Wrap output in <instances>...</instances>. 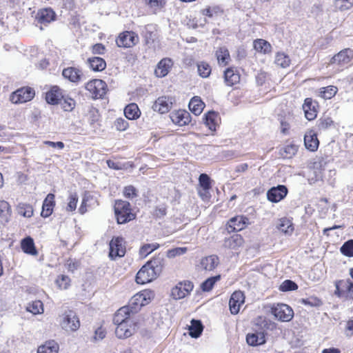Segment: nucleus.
I'll list each match as a JSON object with an SVG mask.
<instances>
[{
  "mask_svg": "<svg viewBox=\"0 0 353 353\" xmlns=\"http://www.w3.org/2000/svg\"><path fill=\"white\" fill-rule=\"evenodd\" d=\"M59 319L60 326L66 332L77 331L80 327L79 319L72 310H65Z\"/></svg>",
  "mask_w": 353,
  "mask_h": 353,
  "instance_id": "1",
  "label": "nucleus"
},
{
  "mask_svg": "<svg viewBox=\"0 0 353 353\" xmlns=\"http://www.w3.org/2000/svg\"><path fill=\"white\" fill-rule=\"evenodd\" d=\"M130 203L125 201H117L114 204V212L119 224L125 223L135 218L131 212Z\"/></svg>",
  "mask_w": 353,
  "mask_h": 353,
  "instance_id": "2",
  "label": "nucleus"
},
{
  "mask_svg": "<svg viewBox=\"0 0 353 353\" xmlns=\"http://www.w3.org/2000/svg\"><path fill=\"white\" fill-rule=\"evenodd\" d=\"M85 87L94 99L102 98L106 94L107 85L101 79H93L86 83Z\"/></svg>",
  "mask_w": 353,
  "mask_h": 353,
  "instance_id": "3",
  "label": "nucleus"
},
{
  "mask_svg": "<svg viewBox=\"0 0 353 353\" xmlns=\"http://www.w3.org/2000/svg\"><path fill=\"white\" fill-rule=\"evenodd\" d=\"M272 313L279 321L283 322L290 321L294 316L292 309L284 303H277L272 307Z\"/></svg>",
  "mask_w": 353,
  "mask_h": 353,
  "instance_id": "4",
  "label": "nucleus"
},
{
  "mask_svg": "<svg viewBox=\"0 0 353 353\" xmlns=\"http://www.w3.org/2000/svg\"><path fill=\"white\" fill-rule=\"evenodd\" d=\"M109 257L115 260L117 257H122L125 254V245L122 237H113L110 242Z\"/></svg>",
  "mask_w": 353,
  "mask_h": 353,
  "instance_id": "5",
  "label": "nucleus"
},
{
  "mask_svg": "<svg viewBox=\"0 0 353 353\" xmlns=\"http://www.w3.org/2000/svg\"><path fill=\"white\" fill-rule=\"evenodd\" d=\"M34 94V91L31 88H21L12 93L10 101L16 104L26 103L33 99Z\"/></svg>",
  "mask_w": 353,
  "mask_h": 353,
  "instance_id": "6",
  "label": "nucleus"
},
{
  "mask_svg": "<svg viewBox=\"0 0 353 353\" xmlns=\"http://www.w3.org/2000/svg\"><path fill=\"white\" fill-rule=\"evenodd\" d=\"M139 41V36L132 31L121 32L116 41L117 46L123 48H132L137 44Z\"/></svg>",
  "mask_w": 353,
  "mask_h": 353,
  "instance_id": "7",
  "label": "nucleus"
},
{
  "mask_svg": "<svg viewBox=\"0 0 353 353\" xmlns=\"http://www.w3.org/2000/svg\"><path fill=\"white\" fill-rule=\"evenodd\" d=\"M158 275L159 274L146 263L137 272L136 281L139 284H145L155 279Z\"/></svg>",
  "mask_w": 353,
  "mask_h": 353,
  "instance_id": "8",
  "label": "nucleus"
},
{
  "mask_svg": "<svg viewBox=\"0 0 353 353\" xmlns=\"http://www.w3.org/2000/svg\"><path fill=\"white\" fill-rule=\"evenodd\" d=\"M193 289V284L189 281L181 282L172 288L171 294L174 299L185 297Z\"/></svg>",
  "mask_w": 353,
  "mask_h": 353,
  "instance_id": "9",
  "label": "nucleus"
},
{
  "mask_svg": "<svg viewBox=\"0 0 353 353\" xmlns=\"http://www.w3.org/2000/svg\"><path fill=\"white\" fill-rule=\"evenodd\" d=\"M148 299H150V292L144 291L136 294L130 299L128 306L133 311V313L136 312L142 306L148 303Z\"/></svg>",
  "mask_w": 353,
  "mask_h": 353,
  "instance_id": "10",
  "label": "nucleus"
},
{
  "mask_svg": "<svg viewBox=\"0 0 353 353\" xmlns=\"http://www.w3.org/2000/svg\"><path fill=\"white\" fill-rule=\"evenodd\" d=\"M172 98L167 96L159 97L154 103L152 109L161 114L168 112L172 108Z\"/></svg>",
  "mask_w": 353,
  "mask_h": 353,
  "instance_id": "11",
  "label": "nucleus"
},
{
  "mask_svg": "<svg viewBox=\"0 0 353 353\" xmlns=\"http://www.w3.org/2000/svg\"><path fill=\"white\" fill-rule=\"evenodd\" d=\"M219 263V257L212 254L205 257H203L198 265L200 270L210 272L214 270Z\"/></svg>",
  "mask_w": 353,
  "mask_h": 353,
  "instance_id": "12",
  "label": "nucleus"
},
{
  "mask_svg": "<svg viewBox=\"0 0 353 353\" xmlns=\"http://www.w3.org/2000/svg\"><path fill=\"white\" fill-rule=\"evenodd\" d=\"M245 296L241 291H235L231 296L229 301V307L232 314L239 312L241 305L244 303Z\"/></svg>",
  "mask_w": 353,
  "mask_h": 353,
  "instance_id": "13",
  "label": "nucleus"
},
{
  "mask_svg": "<svg viewBox=\"0 0 353 353\" xmlns=\"http://www.w3.org/2000/svg\"><path fill=\"white\" fill-rule=\"evenodd\" d=\"M116 336L119 339H126L132 336L135 330V325L132 321L116 325Z\"/></svg>",
  "mask_w": 353,
  "mask_h": 353,
  "instance_id": "14",
  "label": "nucleus"
},
{
  "mask_svg": "<svg viewBox=\"0 0 353 353\" xmlns=\"http://www.w3.org/2000/svg\"><path fill=\"white\" fill-rule=\"evenodd\" d=\"M172 121L179 126H184L190 122V114L188 112L179 110L174 111L170 114Z\"/></svg>",
  "mask_w": 353,
  "mask_h": 353,
  "instance_id": "15",
  "label": "nucleus"
},
{
  "mask_svg": "<svg viewBox=\"0 0 353 353\" xmlns=\"http://www.w3.org/2000/svg\"><path fill=\"white\" fill-rule=\"evenodd\" d=\"M288 190L284 185H278L272 188L267 192V197L270 201L277 203L283 199L287 194Z\"/></svg>",
  "mask_w": 353,
  "mask_h": 353,
  "instance_id": "16",
  "label": "nucleus"
},
{
  "mask_svg": "<svg viewBox=\"0 0 353 353\" xmlns=\"http://www.w3.org/2000/svg\"><path fill=\"white\" fill-rule=\"evenodd\" d=\"M133 313V311L130 310L129 306H124L119 308L115 313L113 322L114 325L121 324L123 323H130L132 321L130 319V314Z\"/></svg>",
  "mask_w": 353,
  "mask_h": 353,
  "instance_id": "17",
  "label": "nucleus"
},
{
  "mask_svg": "<svg viewBox=\"0 0 353 353\" xmlns=\"http://www.w3.org/2000/svg\"><path fill=\"white\" fill-rule=\"evenodd\" d=\"M173 65V61L170 58H163L157 64L154 74L157 77H165Z\"/></svg>",
  "mask_w": 353,
  "mask_h": 353,
  "instance_id": "18",
  "label": "nucleus"
},
{
  "mask_svg": "<svg viewBox=\"0 0 353 353\" xmlns=\"http://www.w3.org/2000/svg\"><path fill=\"white\" fill-rule=\"evenodd\" d=\"M62 99H63L62 91L57 85L52 86L46 94V102L49 104H58Z\"/></svg>",
  "mask_w": 353,
  "mask_h": 353,
  "instance_id": "19",
  "label": "nucleus"
},
{
  "mask_svg": "<svg viewBox=\"0 0 353 353\" xmlns=\"http://www.w3.org/2000/svg\"><path fill=\"white\" fill-rule=\"evenodd\" d=\"M248 219L243 216H236L230 219L228 221V232H238L242 230L246 225Z\"/></svg>",
  "mask_w": 353,
  "mask_h": 353,
  "instance_id": "20",
  "label": "nucleus"
},
{
  "mask_svg": "<svg viewBox=\"0 0 353 353\" xmlns=\"http://www.w3.org/2000/svg\"><path fill=\"white\" fill-rule=\"evenodd\" d=\"M353 56V52L349 49H345L335 54L330 60L331 63H336L338 65L347 63L350 61Z\"/></svg>",
  "mask_w": 353,
  "mask_h": 353,
  "instance_id": "21",
  "label": "nucleus"
},
{
  "mask_svg": "<svg viewBox=\"0 0 353 353\" xmlns=\"http://www.w3.org/2000/svg\"><path fill=\"white\" fill-rule=\"evenodd\" d=\"M303 110L307 120L312 121L316 117V103L313 102L311 98H306L305 99L303 104Z\"/></svg>",
  "mask_w": 353,
  "mask_h": 353,
  "instance_id": "22",
  "label": "nucleus"
},
{
  "mask_svg": "<svg viewBox=\"0 0 353 353\" xmlns=\"http://www.w3.org/2000/svg\"><path fill=\"white\" fill-rule=\"evenodd\" d=\"M55 12L51 8H44L38 11L37 19L41 23H49L55 19Z\"/></svg>",
  "mask_w": 353,
  "mask_h": 353,
  "instance_id": "23",
  "label": "nucleus"
},
{
  "mask_svg": "<svg viewBox=\"0 0 353 353\" xmlns=\"http://www.w3.org/2000/svg\"><path fill=\"white\" fill-rule=\"evenodd\" d=\"M243 244V239L240 234H234L229 238H225L223 241V247L228 249L236 250Z\"/></svg>",
  "mask_w": 353,
  "mask_h": 353,
  "instance_id": "24",
  "label": "nucleus"
},
{
  "mask_svg": "<svg viewBox=\"0 0 353 353\" xmlns=\"http://www.w3.org/2000/svg\"><path fill=\"white\" fill-rule=\"evenodd\" d=\"M54 206V195L53 194H48L45 199L41 211V216L43 217H48L52 213L53 207Z\"/></svg>",
  "mask_w": 353,
  "mask_h": 353,
  "instance_id": "25",
  "label": "nucleus"
},
{
  "mask_svg": "<svg viewBox=\"0 0 353 353\" xmlns=\"http://www.w3.org/2000/svg\"><path fill=\"white\" fill-rule=\"evenodd\" d=\"M21 247L22 250L28 254L36 256L38 254L33 239L30 236H27L22 239Z\"/></svg>",
  "mask_w": 353,
  "mask_h": 353,
  "instance_id": "26",
  "label": "nucleus"
},
{
  "mask_svg": "<svg viewBox=\"0 0 353 353\" xmlns=\"http://www.w3.org/2000/svg\"><path fill=\"white\" fill-rule=\"evenodd\" d=\"M304 143L307 149L315 151L318 148L319 142L316 134L310 131L305 134Z\"/></svg>",
  "mask_w": 353,
  "mask_h": 353,
  "instance_id": "27",
  "label": "nucleus"
},
{
  "mask_svg": "<svg viewBox=\"0 0 353 353\" xmlns=\"http://www.w3.org/2000/svg\"><path fill=\"white\" fill-rule=\"evenodd\" d=\"M59 345L54 340L46 341L43 345L38 347L37 353H58Z\"/></svg>",
  "mask_w": 353,
  "mask_h": 353,
  "instance_id": "28",
  "label": "nucleus"
},
{
  "mask_svg": "<svg viewBox=\"0 0 353 353\" xmlns=\"http://www.w3.org/2000/svg\"><path fill=\"white\" fill-rule=\"evenodd\" d=\"M246 341L248 345L257 346L265 343V335L263 332H257L248 334L246 336Z\"/></svg>",
  "mask_w": 353,
  "mask_h": 353,
  "instance_id": "29",
  "label": "nucleus"
},
{
  "mask_svg": "<svg viewBox=\"0 0 353 353\" xmlns=\"http://www.w3.org/2000/svg\"><path fill=\"white\" fill-rule=\"evenodd\" d=\"M62 75L64 78L75 83L80 80L81 72L79 70L70 67L64 69L62 72Z\"/></svg>",
  "mask_w": 353,
  "mask_h": 353,
  "instance_id": "30",
  "label": "nucleus"
},
{
  "mask_svg": "<svg viewBox=\"0 0 353 353\" xmlns=\"http://www.w3.org/2000/svg\"><path fill=\"white\" fill-rule=\"evenodd\" d=\"M224 79L227 85L232 86L240 81V75L231 68L227 69L224 72Z\"/></svg>",
  "mask_w": 353,
  "mask_h": 353,
  "instance_id": "31",
  "label": "nucleus"
},
{
  "mask_svg": "<svg viewBox=\"0 0 353 353\" xmlns=\"http://www.w3.org/2000/svg\"><path fill=\"white\" fill-rule=\"evenodd\" d=\"M204 106V103L198 97H193L189 103V109L195 115H199Z\"/></svg>",
  "mask_w": 353,
  "mask_h": 353,
  "instance_id": "32",
  "label": "nucleus"
},
{
  "mask_svg": "<svg viewBox=\"0 0 353 353\" xmlns=\"http://www.w3.org/2000/svg\"><path fill=\"white\" fill-rule=\"evenodd\" d=\"M124 114L127 119L133 120L137 119L140 116V110L136 103H130L124 109Z\"/></svg>",
  "mask_w": 353,
  "mask_h": 353,
  "instance_id": "33",
  "label": "nucleus"
},
{
  "mask_svg": "<svg viewBox=\"0 0 353 353\" xmlns=\"http://www.w3.org/2000/svg\"><path fill=\"white\" fill-rule=\"evenodd\" d=\"M88 63L92 70L94 71H102L106 67L105 61L101 57H94L89 58Z\"/></svg>",
  "mask_w": 353,
  "mask_h": 353,
  "instance_id": "34",
  "label": "nucleus"
},
{
  "mask_svg": "<svg viewBox=\"0 0 353 353\" xmlns=\"http://www.w3.org/2000/svg\"><path fill=\"white\" fill-rule=\"evenodd\" d=\"M277 228L283 233L287 235L292 234L294 231V227L290 220L283 218L279 221Z\"/></svg>",
  "mask_w": 353,
  "mask_h": 353,
  "instance_id": "35",
  "label": "nucleus"
},
{
  "mask_svg": "<svg viewBox=\"0 0 353 353\" xmlns=\"http://www.w3.org/2000/svg\"><path fill=\"white\" fill-rule=\"evenodd\" d=\"M254 48L260 53L268 54L271 52L272 47L270 43L264 39H256L254 41Z\"/></svg>",
  "mask_w": 353,
  "mask_h": 353,
  "instance_id": "36",
  "label": "nucleus"
},
{
  "mask_svg": "<svg viewBox=\"0 0 353 353\" xmlns=\"http://www.w3.org/2000/svg\"><path fill=\"white\" fill-rule=\"evenodd\" d=\"M216 57L219 64L225 65L230 59L228 49L225 47H221L216 51Z\"/></svg>",
  "mask_w": 353,
  "mask_h": 353,
  "instance_id": "37",
  "label": "nucleus"
},
{
  "mask_svg": "<svg viewBox=\"0 0 353 353\" xmlns=\"http://www.w3.org/2000/svg\"><path fill=\"white\" fill-rule=\"evenodd\" d=\"M189 334L192 337L198 338L203 331V325L201 321L192 319L189 327Z\"/></svg>",
  "mask_w": 353,
  "mask_h": 353,
  "instance_id": "38",
  "label": "nucleus"
},
{
  "mask_svg": "<svg viewBox=\"0 0 353 353\" xmlns=\"http://www.w3.org/2000/svg\"><path fill=\"white\" fill-rule=\"evenodd\" d=\"M11 210L9 203L6 201H0V221L7 222L10 216Z\"/></svg>",
  "mask_w": 353,
  "mask_h": 353,
  "instance_id": "39",
  "label": "nucleus"
},
{
  "mask_svg": "<svg viewBox=\"0 0 353 353\" xmlns=\"http://www.w3.org/2000/svg\"><path fill=\"white\" fill-rule=\"evenodd\" d=\"M297 150L298 148L296 145L289 144L281 149L280 154L284 159H291L296 154Z\"/></svg>",
  "mask_w": 353,
  "mask_h": 353,
  "instance_id": "40",
  "label": "nucleus"
},
{
  "mask_svg": "<svg viewBox=\"0 0 353 353\" xmlns=\"http://www.w3.org/2000/svg\"><path fill=\"white\" fill-rule=\"evenodd\" d=\"M147 264L159 274L163 266V258L162 256H158L148 262Z\"/></svg>",
  "mask_w": 353,
  "mask_h": 353,
  "instance_id": "41",
  "label": "nucleus"
},
{
  "mask_svg": "<svg viewBox=\"0 0 353 353\" xmlns=\"http://www.w3.org/2000/svg\"><path fill=\"white\" fill-rule=\"evenodd\" d=\"M337 90V88L334 85L322 88L320 89V96L324 99H330L336 94Z\"/></svg>",
  "mask_w": 353,
  "mask_h": 353,
  "instance_id": "42",
  "label": "nucleus"
},
{
  "mask_svg": "<svg viewBox=\"0 0 353 353\" xmlns=\"http://www.w3.org/2000/svg\"><path fill=\"white\" fill-rule=\"evenodd\" d=\"M217 115L214 112H208L204 118V123L205 125L210 130H216V118Z\"/></svg>",
  "mask_w": 353,
  "mask_h": 353,
  "instance_id": "43",
  "label": "nucleus"
},
{
  "mask_svg": "<svg viewBox=\"0 0 353 353\" xmlns=\"http://www.w3.org/2000/svg\"><path fill=\"white\" fill-rule=\"evenodd\" d=\"M275 63L283 68H285L290 65V59L285 54L282 52H279L276 55L275 58Z\"/></svg>",
  "mask_w": 353,
  "mask_h": 353,
  "instance_id": "44",
  "label": "nucleus"
},
{
  "mask_svg": "<svg viewBox=\"0 0 353 353\" xmlns=\"http://www.w3.org/2000/svg\"><path fill=\"white\" fill-rule=\"evenodd\" d=\"M18 213L24 216L30 218L33 215V208L32 205L26 203H20L17 207Z\"/></svg>",
  "mask_w": 353,
  "mask_h": 353,
  "instance_id": "45",
  "label": "nucleus"
},
{
  "mask_svg": "<svg viewBox=\"0 0 353 353\" xmlns=\"http://www.w3.org/2000/svg\"><path fill=\"white\" fill-rule=\"evenodd\" d=\"M26 310L33 314H41L43 312V303L40 301H33L28 304Z\"/></svg>",
  "mask_w": 353,
  "mask_h": 353,
  "instance_id": "46",
  "label": "nucleus"
},
{
  "mask_svg": "<svg viewBox=\"0 0 353 353\" xmlns=\"http://www.w3.org/2000/svg\"><path fill=\"white\" fill-rule=\"evenodd\" d=\"M341 252L348 257L353 256V240L350 239L345 242L340 248Z\"/></svg>",
  "mask_w": 353,
  "mask_h": 353,
  "instance_id": "47",
  "label": "nucleus"
},
{
  "mask_svg": "<svg viewBox=\"0 0 353 353\" xmlns=\"http://www.w3.org/2000/svg\"><path fill=\"white\" fill-rule=\"evenodd\" d=\"M199 76L203 78L208 77L211 73V68L206 62H200L197 64Z\"/></svg>",
  "mask_w": 353,
  "mask_h": 353,
  "instance_id": "48",
  "label": "nucleus"
},
{
  "mask_svg": "<svg viewBox=\"0 0 353 353\" xmlns=\"http://www.w3.org/2000/svg\"><path fill=\"white\" fill-rule=\"evenodd\" d=\"M220 279V275L212 276L202 283L201 287L203 291L208 292L212 290L214 283Z\"/></svg>",
  "mask_w": 353,
  "mask_h": 353,
  "instance_id": "49",
  "label": "nucleus"
},
{
  "mask_svg": "<svg viewBox=\"0 0 353 353\" xmlns=\"http://www.w3.org/2000/svg\"><path fill=\"white\" fill-rule=\"evenodd\" d=\"M352 5L353 0H335L334 3L335 8L341 11L348 10Z\"/></svg>",
  "mask_w": 353,
  "mask_h": 353,
  "instance_id": "50",
  "label": "nucleus"
},
{
  "mask_svg": "<svg viewBox=\"0 0 353 353\" xmlns=\"http://www.w3.org/2000/svg\"><path fill=\"white\" fill-rule=\"evenodd\" d=\"M159 247V244L157 243L145 244L140 249V255L142 256H146L152 251L157 250Z\"/></svg>",
  "mask_w": 353,
  "mask_h": 353,
  "instance_id": "51",
  "label": "nucleus"
},
{
  "mask_svg": "<svg viewBox=\"0 0 353 353\" xmlns=\"http://www.w3.org/2000/svg\"><path fill=\"white\" fill-rule=\"evenodd\" d=\"M78 202V196L76 193H70L68 196V203L65 208L66 211L73 212L77 208V204Z\"/></svg>",
  "mask_w": 353,
  "mask_h": 353,
  "instance_id": "52",
  "label": "nucleus"
},
{
  "mask_svg": "<svg viewBox=\"0 0 353 353\" xmlns=\"http://www.w3.org/2000/svg\"><path fill=\"white\" fill-rule=\"evenodd\" d=\"M199 185L204 192L209 190L211 188L210 179L206 174H201L199 178Z\"/></svg>",
  "mask_w": 353,
  "mask_h": 353,
  "instance_id": "53",
  "label": "nucleus"
},
{
  "mask_svg": "<svg viewBox=\"0 0 353 353\" xmlns=\"http://www.w3.org/2000/svg\"><path fill=\"white\" fill-rule=\"evenodd\" d=\"M70 279L68 276L60 275L56 280V283L61 290H65L70 285Z\"/></svg>",
  "mask_w": 353,
  "mask_h": 353,
  "instance_id": "54",
  "label": "nucleus"
},
{
  "mask_svg": "<svg viewBox=\"0 0 353 353\" xmlns=\"http://www.w3.org/2000/svg\"><path fill=\"white\" fill-rule=\"evenodd\" d=\"M187 250L188 249L185 247L176 248L168 250L166 256L170 259L174 258L176 256H181L184 254L185 253H186Z\"/></svg>",
  "mask_w": 353,
  "mask_h": 353,
  "instance_id": "55",
  "label": "nucleus"
},
{
  "mask_svg": "<svg viewBox=\"0 0 353 353\" xmlns=\"http://www.w3.org/2000/svg\"><path fill=\"white\" fill-rule=\"evenodd\" d=\"M298 288V285L291 280H285L279 287V290L283 292L294 290Z\"/></svg>",
  "mask_w": 353,
  "mask_h": 353,
  "instance_id": "56",
  "label": "nucleus"
},
{
  "mask_svg": "<svg viewBox=\"0 0 353 353\" xmlns=\"http://www.w3.org/2000/svg\"><path fill=\"white\" fill-rule=\"evenodd\" d=\"M345 295L346 299H353V283L350 280H346L344 283Z\"/></svg>",
  "mask_w": 353,
  "mask_h": 353,
  "instance_id": "57",
  "label": "nucleus"
},
{
  "mask_svg": "<svg viewBox=\"0 0 353 353\" xmlns=\"http://www.w3.org/2000/svg\"><path fill=\"white\" fill-rule=\"evenodd\" d=\"M123 194L126 198L133 199L137 196V191L134 186L128 185L124 188Z\"/></svg>",
  "mask_w": 353,
  "mask_h": 353,
  "instance_id": "58",
  "label": "nucleus"
},
{
  "mask_svg": "<svg viewBox=\"0 0 353 353\" xmlns=\"http://www.w3.org/2000/svg\"><path fill=\"white\" fill-rule=\"evenodd\" d=\"M62 108L64 111H72L75 107V101L70 98L64 99L63 102L61 103Z\"/></svg>",
  "mask_w": 353,
  "mask_h": 353,
  "instance_id": "59",
  "label": "nucleus"
},
{
  "mask_svg": "<svg viewBox=\"0 0 353 353\" xmlns=\"http://www.w3.org/2000/svg\"><path fill=\"white\" fill-rule=\"evenodd\" d=\"M148 6L154 10L160 9L163 7L165 4L164 0H145Z\"/></svg>",
  "mask_w": 353,
  "mask_h": 353,
  "instance_id": "60",
  "label": "nucleus"
},
{
  "mask_svg": "<svg viewBox=\"0 0 353 353\" xmlns=\"http://www.w3.org/2000/svg\"><path fill=\"white\" fill-rule=\"evenodd\" d=\"M114 126L117 130L124 131L128 127V123L125 119L122 118H119L115 121Z\"/></svg>",
  "mask_w": 353,
  "mask_h": 353,
  "instance_id": "61",
  "label": "nucleus"
},
{
  "mask_svg": "<svg viewBox=\"0 0 353 353\" xmlns=\"http://www.w3.org/2000/svg\"><path fill=\"white\" fill-rule=\"evenodd\" d=\"M345 281L340 280L335 283L336 290L334 294L339 297H344L345 290H342L341 288H344V283Z\"/></svg>",
  "mask_w": 353,
  "mask_h": 353,
  "instance_id": "62",
  "label": "nucleus"
},
{
  "mask_svg": "<svg viewBox=\"0 0 353 353\" xmlns=\"http://www.w3.org/2000/svg\"><path fill=\"white\" fill-rule=\"evenodd\" d=\"M92 199V196L90 194H85L83 198L81 205L79 209V212L83 214L87 211V205L89 200Z\"/></svg>",
  "mask_w": 353,
  "mask_h": 353,
  "instance_id": "63",
  "label": "nucleus"
},
{
  "mask_svg": "<svg viewBox=\"0 0 353 353\" xmlns=\"http://www.w3.org/2000/svg\"><path fill=\"white\" fill-rule=\"evenodd\" d=\"M92 199V196L90 194H85L83 198L81 205L79 209V212L83 214L87 211V205L89 200Z\"/></svg>",
  "mask_w": 353,
  "mask_h": 353,
  "instance_id": "64",
  "label": "nucleus"
}]
</instances>
